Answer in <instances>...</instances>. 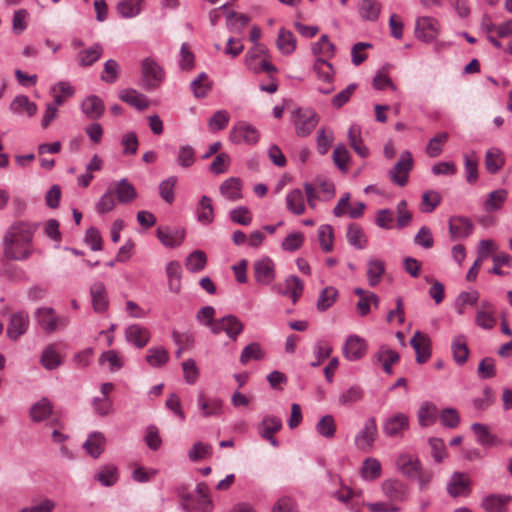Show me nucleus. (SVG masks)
<instances>
[{"label": "nucleus", "mask_w": 512, "mask_h": 512, "mask_svg": "<svg viewBox=\"0 0 512 512\" xmlns=\"http://www.w3.org/2000/svg\"><path fill=\"white\" fill-rule=\"evenodd\" d=\"M38 224L25 221L13 223L3 237V254L9 260H24L31 255L29 246Z\"/></svg>", "instance_id": "f257e3e1"}, {"label": "nucleus", "mask_w": 512, "mask_h": 512, "mask_svg": "<svg viewBox=\"0 0 512 512\" xmlns=\"http://www.w3.org/2000/svg\"><path fill=\"white\" fill-rule=\"evenodd\" d=\"M396 466L403 476L410 480H416L421 491L427 489L433 478V472L423 468L421 461L408 453L399 455L396 460Z\"/></svg>", "instance_id": "f03ea898"}, {"label": "nucleus", "mask_w": 512, "mask_h": 512, "mask_svg": "<svg viewBox=\"0 0 512 512\" xmlns=\"http://www.w3.org/2000/svg\"><path fill=\"white\" fill-rule=\"evenodd\" d=\"M178 495L181 499V507L186 512H212L213 510V503L205 483L197 485L196 496L186 492L185 488H179Z\"/></svg>", "instance_id": "7ed1b4c3"}, {"label": "nucleus", "mask_w": 512, "mask_h": 512, "mask_svg": "<svg viewBox=\"0 0 512 512\" xmlns=\"http://www.w3.org/2000/svg\"><path fill=\"white\" fill-rule=\"evenodd\" d=\"M142 67V80L141 86L146 89H154L164 79L163 69L152 58H145L141 64Z\"/></svg>", "instance_id": "20e7f679"}, {"label": "nucleus", "mask_w": 512, "mask_h": 512, "mask_svg": "<svg viewBox=\"0 0 512 512\" xmlns=\"http://www.w3.org/2000/svg\"><path fill=\"white\" fill-rule=\"evenodd\" d=\"M412 167V155L409 151H404L398 162L388 172V176L390 180L398 186H405L408 182V175Z\"/></svg>", "instance_id": "39448f33"}, {"label": "nucleus", "mask_w": 512, "mask_h": 512, "mask_svg": "<svg viewBox=\"0 0 512 512\" xmlns=\"http://www.w3.org/2000/svg\"><path fill=\"white\" fill-rule=\"evenodd\" d=\"M378 434L376 420L374 417H370L355 436V445L357 449L362 452L368 453L373 449L374 442Z\"/></svg>", "instance_id": "423d86ee"}, {"label": "nucleus", "mask_w": 512, "mask_h": 512, "mask_svg": "<svg viewBox=\"0 0 512 512\" xmlns=\"http://www.w3.org/2000/svg\"><path fill=\"white\" fill-rule=\"evenodd\" d=\"M381 490L389 502H405L409 497L408 486L398 479H386L381 484Z\"/></svg>", "instance_id": "0eeeda50"}, {"label": "nucleus", "mask_w": 512, "mask_h": 512, "mask_svg": "<svg viewBox=\"0 0 512 512\" xmlns=\"http://www.w3.org/2000/svg\"><path fill=\"white\" fill-rule=\"evenodd\" d=\"M440 33V24L437 19L423 16L416 19L415 35L417 39L424 42H432Z\"/></svg>", "instance_id": "6e6552de"}, {"label": "nucleus", "mask_w": 512, "mask_h": 512, "mask_svg": "<svg viewBox=\"0 0 512 512\" xmlns=\"http://www.w3.org/2000/svg\"><path fill=\"white\" fill-rule=\"evenodd\" d=\"M258 130L247 122H238L230 131L229 138L233 143L254 145L259 140Z\"/></svg>", "instance_id": "1a4fd4ad"}, {"label": "nucleus", "mask_w": 512, "mask_h": 512, "mask_svg": "<svg viewBox=\"0 0 512 512\" xmlns=\"http://www.w3.org/2000/svg\"><path fill=\"white\" fill-rule=\"evenodd\" d=\"M253 272L255 281L261 285H269L276 278L275 263L269 257H263L255 261Z\"/></svg>", "instance_id": "9d476101"}, {"label": "nucleus", "mask_w": 512, "mask_h": 512, "mask_svg": "<svg viewBox=\"0 0 512 512\" xmlns=\"http://www.w3.org/2000/svg\"><path fill=\"white\" fill-rule=\"evenodd\" d=\"M319 122V118L314 111H302L298 109L295 112V131L300 137H306L312 133Z\"/></svg>", "instance_id": "9b49d317"}, {"label": "nucleus", "mask_w": 512, "mask_h": 512, "mask_svg": "<svg viewBox=\"0 0 512 512\" xmlns=\"http://www.w3.org/2000/svg\"><path fill=\"white\" fill-rule=\"evenodd\" d=\"M313 70L316 73L318 80L328 84V87L326 88H319V92L327 95L334 91L332 83L335 72L332 64L326 59L318 58L314 62Z\"/></svg>", "instance_id": "f8f14e48"}, {"label": "nucleus", "mask_w": 512, "mask_h": 512, "mask_svg": "<svg viewBox=\"0 0 512 512\" xmlns=\"http://www.w3.org/2000/svg\"><path fill=\"white\" fill-rule=\"evenodd\" d=\"M408 428L409 418L404 413L392 415L383 424V432L387 437H402Z\"/></svg>", "instance_id": "ddd939ff"}, {"label": "nucleus", "mask_w": 512, "mask_h": 512, "mask_svg": "<svg viewBox=\"0 0 512 512\" xmlns=\"http://www.w3.org/2000/svg\"><path fill=\"white\" fill-rule=\"evenodd\" d=\"M368 346L365 339L358 335H350L343 347V355L350 361L363 358L367 353Z\"/></svg>", "instance_id": "4468645a"}, {"label": "nucleus", "mask_w": 512, "mask_h": 512, "mask_svg": "<svg viewBox=\"0 0 512 512\" xmlns=\"http://www.w3.org/2000/svg\"><path fill=\"white\" fill-rule=\"evenodd\" d=\"M449 234L452 239H463L469 237L474 230V224L470 218L465 216H452L448 222Z\"/></svg>", "instance_id": "2eb2a0df"}, {"label": "nucleus", "mask_w": 512, "mask_h": 512, "mask_svg": "<svg viewBox=\"0 0 512 512\" xmlns=\"http://www.w3.org/2000/svg\"><path fill=\"white\" fill-rule=\"evenodd\" d=\"M36 318L41 328L50 333L56 330L58 325L65 326L68 319L57 317L53 308H39L36 311Z\"/></svg>", "instance_id": "dca6fc26"}, {"label": "nucleus", "mask_w": 512, "mask_h": 512, "mask_svg": "<svg viewBox=\"0 0 512 512\" xmlns=\"http://www.w3.org/2000/svg\"><path fill=\"white\" fill-rule=\"evenodd\" d=\"M410 345L415 350L416 362L425 363L431 356V340L428 335L416 331L410 340Z\"/></svg>", "instance_id": "f3484780"}, {"label": "nucleus", "mask_w": 512, "mask_h": 512, "mask_svg": "<svg viewBox=\"0 0 512 512\" xmlns=\"http://www.w3.org/2000/svg\"><path fill=\"white\" fill-rule=\"evenodd\" d=\"M90 296L93 310L96 313H105L109 309V298L106 286L101 281H95L90 287Z\"/></svg>", "instance_id": "a211bd4d"}, {"label": "nucleus", "mask_w": 512, "mask_h": 512, "mask_svg": "<svg viewBox=\"0 0 512 512\" xmlns=\"http://www.w3.org/2000/svg\"><path fill=\"white\" fill-rule=\"evenodd\" d=\"M157 237L164 246L174 248L184 241L185 230L180 227L161 226L157 229Z\"/></svg>", "instance_id": "6ab92c4d"}, {"label": "nucleus", "mask_w": 512, "mask_h": 512, "mask_svg": "<svg viewBox=\"0 0 512 512\" xmlns=\"http://www.w3.org/2000/svg\"><path fill=\"white\" fill-rule=\"evenodd\" d=\"M447 491L452 497L467 496L471 491L468 476L461 472H455L447 484Z\"/></svg>", "instance_id": "aec40b11"}, {"label": "nucleus", "mask_w": 512, "mask_h": 512, "mask_svg": "<svg viewBox=\"0 0 512 512\" xmlns=\"http://www.w3.org/2000/svg\"><path fill=\"white\" fill-rule=\"evenodd\" d=\"M511 501V495L489 494L483 498L482 508L486 512H507Z\"/></svg>", "instance_id": "412c9836"}, {"label": "nucleus", "mask_w": 512, "mask_h": 512, "mask_svg": "<svg viewBox=\"0 0 512 512\" xmlns=\"http://www.w3.org/2000/svg\"><path fill=\"white\" fill-rule=\"evenodd\" d=\"M151 337L150 331L138 324H132L125 330V338L137 348L141 349L147 345Z\"/></svg>", "instance_id": "4be33fe9"}, {"label": "nucleus", "mask_w": 512, "mask_h": 512, "mask_svg": "<svg viewBox=\"0 0 512 512\" xmlns=\"http://www.w3.org/2000/svg\"><path fill=\"white\" fill-rule=\"evenodd\" d=\"M29 318L24 312H17L11 316L7 327V335L10 339L16 340L23 335L28 328Z\"/></svg>", "instance_id": "5701e85b"}, {"label": "nucleus", "mask_w": 512, "mask_h": 512, "mask_svg": "<svg viewBox=\"0 0 512 512\" xmlns=\"http://www.w3.org/2000/svg\"><path fill=\"white\" fill-rule=\"evenodd\" d=\"M81 109L88 119L97 120L102 117L105 106L100 97L91 95L83 100Z\"/></svg>", "instance_id": "b1692460"}, {"label": "nucleus", "mask_w": 512, "mask_h": 512, "mask_svg": "<svg viewBox=\"0 0 512 512\" xmlns=\"http://www.w3.org/2000/svg\"><path fill=\"white\" fill-rule=\"evenodd\" d=\"M400 356L398 352L386 345H382L374 355L375 362L381 363L385 373L392 374V364L398 362Z\"/></svg>", "instance_id": "393cba45"}, {"label": "nucleus", "mask_w": 512, "mask_h": 512, "mask_svg": "<svg viewBox=\"0 0 512 512\" xmlns=\"http://www.w3.org/2000/svg\"><path fill=\"white\" fill-rule=\"evenodd\" d=\"M103 54V47L99 43H95L88 49L81 50L76 55L78 65L81 67H89L97 62Z\"/></svg>", "instance_id": "a878e982"}, {"label": "nucleus", "mask_w": 512, "mask_h": 512, "mask_svg": "<svg viewBox=\"0 0 512 512\" xmlns=\"http://www.w3.org/2000/svg\"><path fill=\"white\" fill-rule=\"evenodd\" d=\"M197 402L203 417L219 416L223 413V402L218 398L207 400L203 394H200Z\"/></svg>", "instance_id": "bb28decb"}, {"label": "nucleus", "mask_w": 512, "mask_h": 512, "mask_svg": "<svg viewBox=\"0 0 512 512\" xmlns=\"http://www.w3.org/2000/svg\"><path fill=\"white\" fill-rule=\"evenodd\" d=\"M114 192L117 200L122 204H129L138 196L134 185L130 183L127 178H123L117 183Z\"/></svg>", "instance_id": "cd10ccee"}, {"label": "nucleus", "mask_w": 512, "mask_h": 512, "mask_svg": "<svg viewBox=\"0 0 512 512\" xmlns=\"http://www.w3.org/2000/svg\"><path fill=\"white\" fill-rule=\"evenodd\" d=\"M119 98L123 102L135 107L140 111L147 109L149 106L147 97L141 93H138L135 89H124L120 91Z\"/></svg>", "instance_id": "c85d7f7f"}, {"label": "nucleus", "mask_w": 512, "mask_h": 512, "mask_svg": "<svg viewBox=\"0 0 512 512\" xmlns=\"http://www.w3.org/2000/svg\"><path fill=\"white\" fill-rule=\"evenodd\" d=\"M453 359L458 365H464L469 356V348L464 335L456 336L451 343Z\"/></svg>", "instance_id": "c756f323"}, {"label": "nucleus", "mask_w": 512, "mask_h": 512, "mask_svg": "<svg viewBox=\"0 0 512 512\" xmlns=\"http://www.w3.org/2000/svg\"><path fill=\"white\" fill-rule=\"evenodd\" d=\"M105 447V437L101 432L91 433L83 444V448L93 457L98 458Z\"/></svg>", "instance_id": "7c9ffc66"}, {"label": "nucleus", "mask_w": 512, "mask_h": 512, "mask_svg": "<svg viewBox=\"0 0 512 512\" xmlns=\"http://www.w3.org/2000/svg\"><path fill=\"white\" fill-rule=\"evenodd\" d=\"M53 412V405L48 398L43 397L30 408V417L34 422L46 420Z\"/></svg>", "instance_id": "2f4dec72"}, {"label": "nucleus", "mask_w": 512, "mask_h": 512, "mask_svg": "<svg viewBox=\"0 0 512 512\" xmlns=\"http://www.w3.org/2000/svg\"><path fill=\"white\" fill-rule=\"evenodd\" d=\"M168 277V286L173 293H179L181 290L182 269L178 261H170L166 267Z\"/></svg>", "instance_id": "473e14b6"}, {"label": "nucleus", "mask_w": 512, "mask_h": 512, "mask_svg": "<svg viewBox=\"0 0 512 512\" xmlns=\"http://www.w3.org/2000/svg\"><path fill=\"white\" fill-rule=\"evenodd\" d=\"M367 279L369 285L374 287L381 281L382 276L385 274V262L379 259H369L367 263Z\"/></svg>", "instance_id": "72a5a7b5"}, {"label": "nucleus", "mask_w": 512, "mask_h": 512, "mask_svg": "<svg viewBox=\"0 0 512 512\" xmlns=\"http://www.w3.org/2000/svg\"><path fill=\"white\" fill-rule=\"evenodd\" d=\"M220 193L231 201H236L242 198L241 181L239 178L231 177L226 179L220 185Z\"/></svg>", "instance_id": "f704fd0d"}, {"label": "nucleus", "mask_w": 512, "mask_h": 512, "mask_svg": "<svg viewBox=\"0 0 512 512\" xmlns=\"http://www.w3.org/2000/svg\"><path fill=\"white\" fill-rule=\"evenodd\" d=\"M286 206L291 213L295 215H302L305 212L303 192L298 188L290 191L286 196Z\"/></svg>", "instance_id": "c9c22d12"}, {"label": "nucleus", "mask_w": 512, "mask_h": 512, "mask_svg": "<svg viewBox=\"0 0 512 512\" xmlns=\"http://www.w3.org/2000/svg\"><path fill=\"white\" fill-rule=\"evenodd\" d=\"M213 82L205 72H201L191 84V90L196 98H205L211 91Z\"/></svg>", "instance_id": "e433bc0d"}, {"label": "nucleus", "mask_w": 512, "mask_h": 512, "mask_svg": "<svg viewBox=\"0 0 512 512\" xmlns=\"http://www.w3.org/2000/svg\"><path fill=\"white\" fill-rule=\"evenodd\" d=\"M282 428V421L279 417L274 415L265 416L262 421L258 424V433L264 438L269 435H274Z\"/></svg>", "instance_id": "4c0bfd02"}, {"label": "nucleus", "mask_w": 512, "mask_h": 512, "mask_svg": "<svg viewBox=\"0 0 512 512\" xmlns=\"http://www.w3.org/2000/svg\"><path fill=\"white\" fill-rule=\"evenodd\" d=\"M276 44L282 54L290 55L296 49V38L291 31L281 28L278 33Z\"/></svg>", "instance_id": "58836bf2"}, {"label": "nucleus", "mask_w": 512, "mask_h": 512, "mask_svg": "<svg viewBox=\"0 0 512 512\" xmlns=\"http://www.w3.org/2000/svg\"><path fill=\"white\" fill-rule=\"evenodd\" d=\"M10 110L16 114L25 112L29 117H31L36 114L37 106L34 102H31L27 96L18 95L11 102Z\"/></svg>", "instance_id": "ea45409f"}, {"label": "nucleus", "mask_w": 512, "mask_h": 512, "mask_svg": "<svg viewBox=\"0 0 512 512\" xmlns=\"http://www.w3.org/2000/svg\"><path fill=\"white\" fill-rule=\"evenodd\" d=\"M348 139L350 146L353 150L362 158H366L369 155L368 148L364 145L361 138V129L357 125H352L348 130Z\"/></svg>", "instance_id": "a19ab883"}, {"label": "nucleus", "mask_w": 512, "mask_h": 512, "mask_svg": "<svg viewBox=\"0 0 512 512\" xmlns=\"http://www.w3.org/2000/svg\"><path fill=\"white\" fill-rule=\"evenodd\" d=\"M338 290L333 286L325 287L318 297L316 308L320 312H324L331 308L338 299Z\"/></svg>", "instance_id": "79ce46f5"}, {"label": "nucleus", "mask_w": 512, "mask_h": 512, "mask_svg": "<svg viewBox=\"0 0 512 512\" xmlns=\"http://www.w3.org/2000/svg\"><path fill=\"white\" fill-rule=\"evenodd\" d=\"M438 415L437 407L430 403L424 402L420 406L417 416L420 426L428 427L435 423Z\"/></svg>", "instance_id": "37998d69"}, {"label": "nucleus", "mask_w": 512, "mask_h": 512, "mask_svg": "<svg viewBox=\"0 0 512 512\" xmlns=\"http://www.w3.org/2000/svg\"><path fill=\"white\" fill-rule=\"evenodd\" d=\"M347 240L356 249H363L367 244L365 233L361 226L355 223L349 224L347 228Z\"/></svg>", "instance_id": "c03bdc74"}, {"label": "nucleus", "mask_w": 512, "mask_h": 512, "mask_svg": "<svg viewBox=\"0 0 512 512\" xmlns=\"http://www.w3.org/2000/svg\"><path fill=\"white\" fill-rule=\"evenodd\" d=\"M472 431L476 435L477 442L485 447H492L497 443V437L489 432L486 425L481 423H473Z\"/></svg>", "instance_id": "a18cd8bd"}, {"label": "nucleus", "mask_w": 512, "mask_h": 512, "mask_svg": "<svg viewBox=\"0 0 512 512\" xmlns=\"http://www.w3.org/2000/svg\"><path fill=\"white\" fill-rule=\"evenodd\" d=\"M381 5L375 0H361L359 14L366 21H376L379 17Z\"/></svg>", "instance_id": "49530a36"}, {"label": "nucleus", "mask_w": 512, "mask_h": 512, "mask_svg": "<svg viewBox=\"0 0 512 512\" xmlns=\"http://www.w3.org/2000/svg\"><path fill=\"white\" fill-rule=\"evenodd\" d=\"M332 158L335 166L342 171L347 173L349 170L350 153L344 144H338L332 153Z\"/></svg>", "instance_id": "de8ad7c7"}, {"label": "nucleus", "mask_w": 512, "mask_h": 512, "mask_svg": "<svg viewBox=\"0 0 512 512\" xmlns=\"http://www.w3.org/2000/svg\"><path fill=\"white\" fill-rule=\"evenodd\" d=\"M169 360L168 351L160 347H152L147 350L146 361L152 367H161Z\"/></svg>", "instance_id": "09e8293b"}, {"label": "nucleus", "mask_w": 512, "mask_h": 512, "mask_svg": "<svg viewBox=\"0 0 512 512\" xmlns=\"http://www.w3.org/2000/svg\"><path fill=\"white\" fill-rule=\"evenodd\" d=\"M381 463L376 458H366L361 467L362 477L373 481L381 476Z\"/></svg>", "instance_id": "8fccbe9b"}, {"label": "nucleus", "mask_w": 512, "mask_h": 512, "mask_svg": "<svg viewBox=\"0 0 512 512\" xmlns=\"http://www.w3.org/2000/svg\"><path fill=\"white\" fill-rule=\"evenodd\" d=\"M207 264V257L204 251L195 250L186 258L185 266L190 272L202 271Z\"/></svg>", "instance_id": "3c124183"}, {"label": "nucleus", "mask_w": 512, "mask_h": 512, "mask_svg": "<svg viewBox=\"0 0 512 512\" xmlns=\"http://www.w3.org/2000/svg\"><path fill=\"white\" fill-rule=\"evenodd\" d=\"M244 324L235 315L224 316V332L233 341L242 333Z\"/></svg>", "instance_id": "603ef678"}, {"label": "nucleus", "mask_w": 512, "mask_h": 512, "mask_svg": "<svg viewBox=\"0 0 512 512\" xmlns=\"http://www.w3.org/2000/svg\"><path fill=\"white\" fill-rule=\"evenodd\" d=\"M142 2L143 0H121L116 9L122 17L132 18L140 13Z\"/></svg>", "instance_id": "864d4df0"}, {"label": "nucleus", "mask_w": 512, "mask_h": 512, "mask_svg": "<svg viewBox=\"0 0 512 512\" xmlns=\"http://www.w3.org/2000/svg\"><path fill=\"white\" fill-rule=\"evenodd\" d=\"M211 202L212 201L208 196H202L197 211V219L199 222L210 224L213 221L214 211Z\"/></svg>", "instance_id": "5fc2aeb1"}, {"label": "nucleus", "mask_w": 512, "mask_h": 512, "mask_svg": "<svg viewBox=\"0 0 512 512\" xmlns=\"http://www.w3.org/2000/svg\"><path fill=\"white\" fill-rule=\"evenodd\" d=\"M95 479L106 487L114 485L118 480L116 466L112 464L105 465L97 472Z\"/></svg>", "instance_id": "6e6d98bb"}, {"label": "nucleus", "mask_w": 512, "mask_h": 512, "mask_svg": "<svg viewBox=\"0 0 512 512\" xmlns=\"http://www.w3.org/2000/svg\"><path fill=\"white\" fill-rule=\"evenodd\" d=\"M303 289L304 286L300 278L292 275L285 280V291L283 294L289 295L292 298L293 303H296L302 295Z\"/></svg>", "instance_id": "4d7b16f0"}, {"label": "nucleus", "mask_w": 512, "mask_h": 512, "mask_svg": "<svg viewBox=\"0 0 512 512\" xmlns=\"http://www.w3.org/2000/svg\"><path fill=\"white\" fill-rule=\"evenodd\" d=\"M507 198V191L505 189H498L491 192L486 201L484 202V209L487 212L498 210L502 207Z\"/></svg>", "instance_id": "13d9d810"}, {"label": "nucleus", "mask_w": 512, "mask_h": 512, "mask_svg": "<svg viewBox=\"0 0 512 512\" xmlns=\"http://www.w3.org/2000/svg\"><path fill=\"white\" fill-rule=\"evenodd\" d=\"M504 165V158L497 149H490L485 156V167L491 174L498 172Z\"/></svg>", "instance_id": "bf43d9fd"}, {"label": "nucleus", "mask_w": 512, "mask_h": 512, "mask_svg": "<svg viewBox=\"0 0 512 512\" xmlns=\"http://www.w3.org/2000/svg\"><path fill=\"white\" fill-rule=\"evenodd\" d=\"M335 45L329 40V37L324 34L320 37L319 41L312 46L314 55H323L326 58H332L335 54Z\"/></svg>", "instance_id": "052dcab7"}, {"label": "nucleus", "mask_w": 512, "mask_h": 512, "mask_svg": "<svg viewBox=\"0 0 512 512\" xmlns=\"http://www.w3.org/2000/svg\"><path fill=\"white\" fill-rule=\"evenodd\" d=\"M316 431L325 438H333L336 433V424L333 416H323L316 424Z\"/></svg>", "instance_id": "680f3d73"}, {"label": "nucleus", "mask_w": 512, "mask_h": 512, "mask_svg": "<svg viewBox=\"0 0 512 512\" xmlns=\"http://www.w3.org/2000/svg\"><path fill=\"white\" fill-rule=\"evenodd\" d=\"M465 179L469 184H475L478 180V163L474 153L464 155Z\"/></svg>", "instance_id": "e2e57ef3"}, {"label": "nucleus", "mask_w": 512, "mask_h": 512, "mask_svg": "<svg viewBox=\"0 0 512 512\" xmlns=\"http://www.w3.org/2000/svg\"><path fill=\"white\" fill-rule=\"evenodd\" d=\"M41 363L48 370L56 369L61 365L60 356L52 345L47 346L43 350L41 355Z\"/></svg>", "instance_id": "0e129e2a"}, {"label": "nucleus", "mask_w": 512, "mask_h": 512, "mask_svg": "<svg viewBox=\"0 0 512 512\" xmlns=\"http://www.w3.org/2000/svg\"><path fill=\"white\" fill-rule=\"evenodd\" d=\"M448 140V134L441 132L430 139L426 146V153L429 157L435 158L442 153V145Z\"/></svg>", "instance_id": "69168bd1"}, {"label": "nucleus", "mask_w": 512, "mask_h": 512, "mask_svg": "<svg viewBox=\"0 0 512 512\" xmlns=\"http://www.w3.org/2000/svg\"><path fill=\"white\" fill-rule=\"evenodd\" d=\"M265 356V353L261 349L258 343H250L244 347L240 355L241 364H247L250 360H261Z\"/></svg>", "instance_id": "338daca9"}, {"label": "nucleus", "mask_w": 512, "mask_h": 512, "mask_svg": "<svg viewBox=\"0 0 512 512\" xmlns=\"http://www.w3.org/2000/svg\"><path fill=\"white\" fill-rule=\"evenodd\" d=\"M318 240L324 252L332 251L334 235L331 225H321L318 228Z\"/></svg>", "instance_id": "774afa93"}]
</instances>
